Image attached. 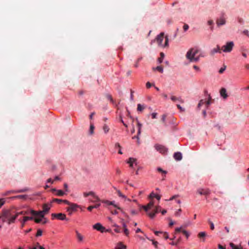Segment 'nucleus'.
Masks as SVG:
<instances>
[{"mask_svg": "<svg viewBox=\"0 0 249 249\" xmlns=\"http://www.w3.org/2000/svg\"><path fill=\"white\" fill-rule=\"evenodd\" d=\"M17 218V214H16V210L14 209L3 210L0 215V220L9 225L14 223Z\"/></svg>", "mask_w": 249, "mask_h": 249, "instance_id": "obj_1", "label": "nucleus"}, {"mask_svg": "<svg viewBox=\"0 0 249 249\" xmlns=\"http://www.w3.org/2000/svg\"><path fill=\"white\" fill-rule=\"evenodd\" d=\"M52 207V204H44L43 205V210L36 211L33 210L30 211V213L32 215L36 216H38L41 218H44V216L47 214Z\"/></svg>", "mask_w": 249, "mask_h": 249, "instance_id": "obj_2", "label": "nucleus"}, {"mask_svg": "<svg viewBox=\"0 0 249 249\" xmlns=\"http://www.w3.org/2000/svg\"><path fill=\"white\" fill-rule=\"evenodd\" d=\"M198 50L195 48L189 49L186 54V57L190 62H197L199 60V56H196Z\"/></svg>", "mask_w": 249, "mask_h": 249, "instance_id": "obj_3", "label": "nucleus"}, {"mask_svg": "<svg viewBox=\"0 0 249 249\" xmlns=\"http://www.w3.org/2000/svg\"><path fill=\"white\" fill-rule=\"evenodd\" d=\"M163 38H164V33H161L159 35H158L157 36V37L156 38V41H157V43L158 44V45L160 47H167L168 46V38L167 36L165 37V43H164V44H163L162 43V42L163 40Z\"/></svg>", "mask_w": 249, "mask_h": 249, "instance_id": "obj_4", "label": "nucleus"}, {"mask_svg": "<svg viewBox=\"0 0 249 249\" xmlns=\"http://www.w3.org/2000/svg\"><path fill=\"white\" fill-rule=\"evenodd\" d=\"M234 46L233 41L226 42V44L222 46L221 50L224 53H230L232 50Z\"/></svg>", "mask_w": 249, "mask_h": 249, "instance_id": "obj_5", "label": "nucleus"}, {"mask_svg": "<svg viewBox=\"0 0 249 249\" xmlns=\"http://www.w3.org/2000/svg\"><path fill=\"white\" fill-rule=\"evenodd\" d=\"M51 216H52V219H53L54 218H57V219L61 220H68L66 218V214L64 213H52Z\"/></svg>", "mask_w": 249, "mask_h": 249, "instance_id": "obj_6", "label": "nucleus"}, {"mask_svg": "<svg viewBox=\"0 0 249 249\" xmlns=\"http://www.w3.org/2000/svg\"><path fill=\"white\" fill-rule=\"evenodd\" d=\"M226 23V18L224 17V15H222L219 18H217L216 20V23L218 27L224 25Z\"/></svg>", "mask_w": 249, "mask_h": 249, "instance_id": "obj_7", "label": "nucleus"}, {"mask_svg": "<svg viewBox=\"0 0 249 249\" xmlns=\"http://www.w3.org/2000/svg\"><path fill=\"white\" fill-rule=\"evenodd\" d=\"M80 207L79 205L75 203H72L71 205L67 208V211L68 212L69 215H71L73 211H76L77 208Z\"/></svg>", "mask_w": 249, "mask_h": 249, "instance_id": "obj_8", "label": "nucleus"}, {"mask_svg": "<svg viewBox=\"0 0 249 249\" xmlns=\"http://www.w3.org/2000/svg\"><path fill=\"white\" fill-rule=\"evenodd\" d=\"M155 147L158 151L163 154H165L167 151V149L162 145L156 144Z\"/></svg>", "mask_w": 249, "mask_h": 249, "instance_id": "obj_9", "label": "nucleus"}, {"mask_svg": "<svg viewBox=\"0 0 249 249\" xmlns=\"http://www.w3.org/2000/svg\"><path fill=\"white\" fill-rule=\"evenodd\" d=\"M154 205V202L153 200H151L149 202V203L147 204V205H143L142 206V207L144 209V210L148 213V211L150 209H151Z\"/></svg>", "mask_w": 249, "mask_h": 249, "instance_id": "obj_10", "label": "nucleus"}, {"mask_svg": "<svg viewBox=\"0 0 249 249\" xmlns=\"http://www.w3.org/2000/svg\"><path fill=\"white\" fill-rule=\"evenodd\" d=\"M93 229L101 231V232H103L105 231V227H104L100 223H97L93 225Z\"/></svg>", "mask_w": 249, "mask_h": 249, "instance_id": "obj_11", "label": "nucleus"}, {"mask_svg": "<svg viewBox=\"0 0 249 249\" xmlns=\"http://www.w3.org/2000/svg\"><path fill=\"white\" fill-rule=\"evenodd\" d=\"M76 237L77 239V241L79 243H82L83 242L84 237L78 231H75Z\"/></svg>", "mask_w": 249, "mask_h": 249, "instance_id": "obj_12", "label": "nucleus"}, {"mask_svg": "<svg viewBox=\"0 0 249 249\" xmlns=\"http://www.w3.org/2000/svg\"><path fill=\"white\" fill-rule=\"evenodd\" d=\"M221 48L220 49V46L217 45L216 47L213 49L211 52H210V54L211 55H214V53H221Z\"/></svg>", "mask_w": 249, "mask_h": 249, "instance_id": "obj_13", "label": "nucleus"}, {"mask_svg": "<svg viewBox=\"0 0 249 249\" xmlns=\"http://www.w3.org/2000/svg\"><path fill=\"white\" fill-rule=\"evenodd\" d=\"M197 192L201 195H208L210 193V191L209 189H200L197 190Z\"/></svg>", "mask_w": 249, "mask_h": 249, "instance_id": "obj_14", "label": "nucleus"}, {"mask_svg": "<svg viewBox=\"0 0 249 249\" xmlns=\"http://www.w3.org/2000/svg\"><path fill=\"white\" fill-rule=\"evenodd\" d=\"M174 159L178 161L182 159V154L180 152H176L174 154Z\"/></svg>", "mask_w": 249, "mask_h": 249, "instance_id": "obj_15", "label": "nucleus"}, {"mask_svg": "<svg viewBox=\"0 0 249 249\" xmlns=\"http://www.w3.org/2000/svg\"><path fill=\"white\" fill-rule=\"evenodd\" d=\"M136 159L133 158H129L128 159V161H127V163L129 164V166L130 167L133 168V163H136Z\"/></svg>", "mask_w": 249, "mask_h": 249, "instance_id": "obj_16", "label": "nucleus"}, {"mask_svg": "<svg viewBox=\"0 0 249 249\" xmlns=\"http://www.w3.org/2000/svg\"><path fill=\"white\" fill-rule=\"evenodd\" d=\"M102 202L104 203L109 205H113L114 207L117 208L118 210H121V208L118 207L116 205L114 204V201H109L108 200H103Z\"/></svg>", "mask_w": 249, "mask_h": 249, "instance_id": "obj_17", "label": "nucleus"}, {"mask_svg": "<svg viewBox=\"0 0 249 249\" xmlns=\"http://www.w3.org/2000/svg\"><path fill=\"white\" fill-rule=\"evenodd\" d=\"M220 95L224 98L226 99L228 97L226 89L225 88H222L220 91Z\"/></svg>", "mask_w": 249, "mask_h": 249, "instance_id": "obj_18", "label": "nucleus"}, {"mask_svg": "<svg viewBox=\"0 0 249 249\" xmlns=\"http://www.w3.org/2000/svg\"><path fill=\"white\" fill-rule=\"evenodd\" d=\"M159 212H158V210H156L155 208L154 210H153V212L147 213V214L151 218H153L155 217L156 214L158 213Z\"/></svg>", "mask_w": 249, "mask_h": 249, "instance_id": "obj_19", "label": "nucleus"}, {"mask_svg": "<svg viewBox=\"0 0 249 249\" xmlns=\"http://www.w3.org/2000/svg\"><path fill=\"white\" fill-rule=\"evenodd\" d=\"M92 199H90V201L93 203H96L100 201V199L94 193V195L92 196Z\"/></svg>", "mask_w": 249, "mask_h": 249, "instance_id": "obj_20", "label": "nucleus"}, {"mask_svg": "<svg viewBox=\"0 0 249 249\" xmlns=\"http://www.w3.org/2000/svg\"><path fill=\"white\" fill-rule=\"evenodd\" d=\"M16 214H17V217L19 215H26L28 214L29 212L28 211H17L16 210Z\"/></svg>", "mask_w": 249, "mask_h": 249, "instance_id": "obj_21", "label": "nucleus"}, {"mask_svg": "<svg viewBox=\"0 0 249 249\" xmlns=\"http://www.w3.org/2000/svg\"><path fill=\"white\" fill-rule=\"evenodd\" d=\"M126 248V246L124 245L122 242L118 243L116 247V249H125Z\"/></svg>", "mask_w": 249, "mask_h": 249, "instance_id": "obj_22", "label": "nucleus"}, {"mask_svg": "<svg viewBox=\"0 0 249 249\" xmlns=\"http://www.w3.org/2000/svg\"><path fill=\"white\" fill-rule=\"evenodd\" d=\"M18 221L21 223V228H23V227H24L25 223L27 221V220L26 217H25V216L23 217V219H22L19 218L18 219Z\"/></svg>", "mask_w": 249, "mask_h": 249, "instance_id": "obj_23", "label": "nucleus"}, {"mask_svg": "<svg viewBox=\"0 0 249 249\" xmlns=\"http://www.w3.org/2000/svg\"><path fill=\"white\" fill-rule=\"evenodd\" d=\"M160 57H159L158 59V62L159 64H160L163 61V59L164 57V54L163 53H160Z\"/></svg>", "mask_w": 249, "mask_h": 249, "instance_id": "obj_24", "label": "nucleus"}, {"mask_svg": "<svg viewBox=\"0 0 249 249\" xmlns=\"http://www.w3.org/2000/svg\"><path fill=\"white\" fill-rule=\"evenodd\" d=\"M171 99L172 100V101H173L174 102H175V101L178 100L181 103H183V101L182 100V99L181 98H177L175 96H172L171 97Z\"/></svg>", "mask_w": 249, "mask_h": 249, "instance_id": "obj_25", "label": "nucleus"}, {"mask_svg": "<svg viewBox=\"0 0 249 249\" xmlns=\"http://www.w3.org/2000/svg\"><path fill=\"white\" fill-rule=\"evenodd\" d=\"M153 71L157 70V71H159V72H160V73H163V68H162V67H161L160 66H157L156 68H153Z\"/></svg>", "mask_w": 249, "mask_h": 249, "instance_id": "obj_26", "label": "nucleus"}, {"mask_svg": "<svg viewBox=\"0 0 249 249\" xmlns=\"http://www.w3.org/2000/svg\"><path fill=\"white\" fill-rule=\"evenodd\" d=\"M145 108V106L144 105H142L140 104H138L137 105V110L138 111H142Z\"/></svg>", "mask_w": 249, "mask_h": 249, "instance_id": "obj_27", "label": "nucleus"}, {"mask_svg": "<svg viewBox=\"0 0 249 249\" xmlns=\"http://www.w3.org/2000/svg\"><path fill=\"white\" fill-rule=\"evenodd\" d=\"M230 245L232 249H243V247L241 245L239 247H237L232 243H231Z\"/></svg>", "mask_w": 249, "mask_h": 249, "instance_id": "obj_28", "label": "nucleus"}, {"mask_svg": "<svg viewBox=\"0 0 249 249\" xmlns=\"http://www.w3.org/2000/svg\"><path fill=\"white\" fill-rule=\"evenodd\" d=\"M113 226L115 227V229H114V231L117 233L121 232V229L118 225L116 224H114Z\"/></svg>", "mask_w": 249, "mask_h": 249, "instance_id": "obj_29", "label": "nucleus"}, {"mask_svg": "<svg viewBox=\"0 0 249 249\" xmlns=\"http://www.w3.org/2000/svg\"><path fill=\"white\" fill-rule=\"evenodd\" d=\"M56 193V195L58 196H63L65 195V193L61 190H57Z\"/></svg>", "mask_w": 249, "mask_h": 249, "instance_id": "obj_30", "label": "nucleus"}, {"mask_svg": "<svg viewBox=\"0 0 249 249\" xmlns=\"http://www.w3.org/2000/svg\"><path fill=\"white\" fill-rule=\"evenodd\" d=\"M208 24L210 26L211 30L213 31V20H209L208 21Z\"/></svg>", "mask_w": 249, "mask_h": 249, "instance_id": "obj_31", "label": "nucleus"}, {"mask_svg": "<svg viewBox=\"0 0 249 249\" xmlns=\"http://www.w3.org/2000/svg\"><path fill=\"white\" fill-rule=\"evenodd\" d=\"M94 193L92 191H90L89 193H86V192H85L83 194V195H84V197H87L88 196H92V195H94Z\"/></svg>", "mask_w": 249, "mask_h": 249, "instance_id": "obj_32", "label": "nucleus"}, {"mask_svg": "<svg viewBox=\"0 0 249 249\" xmlns=\"http://www.w3.org/2000/svg\"><path fill=\"white\" fill-rule=\"evenodd\" d=\"M103 130L105 133H107L109 130V128L107 124H105L103 126Z\"/></svg>", "mask_w": 249, "mask_h": 249, "instance_id": "obj_33", "label": "nucleus"}, {"mask_svg": "<svg viewBox=\"0 0 249 249\" xmlns=\"http://www.w3.org/2000/svg\"><path fill=\"white\" fill-rule=\"evenodd\" d=\"M206 235V233L205 232H200L198 234V237L199 238H203L205 237Z\"/></svg>", "mask_w": 249, "mask_h": 249, "instance_id": "obj_34", "label": "nucleus"}, {"mask_svg": "<svg viewBox=\"0 0 249 249\" xmlns=\"http://www.w3.org/2000/svg\"><path fill=\"white\" fill-rule=\"evenodd\" d=\"M34 218V221L36 223H39L42 221V218L37 216Z\"/></svg>", "mask_w": 249, "mask_h": 249, "instance_id": "obj_35", "label": "nucleus"}, {"mask_svg": "<svg viewBox=\"0 0 249 249\" xmlns=\"http://www.w3.org/2000/svg\"><path fill=\"white\" fill-rule=\"evenodd\" d=\"M52 202H56L58 204H60L61 202H62V199H58V198H53L52 200Z\"/></svg>", "mask_w": 249, "mask_h": 249, "instance_id": "obj_36", "label": "nucleus"}, {"mask_svg": "<svg viewBox=\"0 0 249 249\" xmlns=\"http://www.w3.org/2000/svg\"><path fill=\"white\" fill-rule=\"evenodd\" d=\"M182 232L186 236V238L188 239L190 236V233L185 230H182Z\"/></svg>", "mask_w": 249, "mask_h": 249, "instance_id": "obj_37", "label": "nucleus"}, {"mask_svg": "<svg viewBox=\"0 0 249 249\" xmlns=\"http://www.w3.org/2000/svg\"><path fill=\"white\" fill-rule=\"evenodd\" d=\"M157 171L159 172H160V173H161L162 174H163L164 175H165L167 173V172L166 171H164L163 170H162V169H161L160 167H158L157 168Z\"/></svg>", "mask_w": 249, "mask_h": 249, "instance_id": "obj_38", "label": "nucleus"}, {"mask_svg": "<svg viewBox=\"0 0 249 249\" xmlns=\"http://www.w3.org/2000/svg\"><path fill=\"white\" fill-rule=\"evenodd\" d=\"M94 126L93 124H90V129H89V133L90 134H93L94 133Z\"/></svg>", "mask_w": 249, "mask_h": 249, "instance_id": "obj_39", "label": "nucleus"}, {"mask_svg": "<svg viewBox=\"0 0 249 249\" xmlns=\"http://www.w3.org/2000/svg\"><path fill=\"white\" fill-rule=\"evenodd\" d=\"M42 234V230H40V229L37 230V232H36V237H38V236H41Z\"/></svg>", "mask_w": 249, "mask_h": 249, "instance_id": "obj_40", "label": "nucleus"}, {"mask_svg": "<svg viewBox=\"0 0 249 249\" xmlns=\"http://www.w3.org/2000/svg\"><path fill=\"white\" fill-rule=\"evenodd\" d=\"M211 97L210 95H209L208 100L206 101H204V103L206 104V105L207 107L211 104Z\"/></svg>", "mask_w": 249, "mask_h": 249, "instance_id": "obj_41", "label": "nucleus"}, {"mask_svg": "<svg viewBox=\"0 0 249 249\" xmlns=\"http://www.w3.org/2000/svg\"><path fill=\"white\" fill-rule=\"evenodd\" d=\"M208 222H209V223L210 225V228H211V229L212 230H213L214 229V226L213 223L211 221H210V220H209Z\"/></svg>", "mask_w": 249, "mask_h": 249, "instance_id": "obj_42", "label": "nucleus"}, {"mask_svg": "<svg viewBox=\"0 0 249 249\" xmlns=\"http://www.w3.org/2000/svg\"><path fill=\"white\" fill-rule=\"evenodd\" d=\"M26 197V196H25V195H19V196H16L14 197L13 198H20V199H24Z\"/></svg>", "mask_w": 249, "mask_h": 249, "instance_id": "obj_43", "label": "nucleus"}, {"mask_svg": "<svg viewBox=\"0 0 249 249\" xmlns=\"http://www.w3.org/2000/svg\"><path fill=\"white\" fill-rule=\"evenodd\" d=\"M5 200L3 198L0 199V208L4 204Z\"/></svg>", "mask_w": 249, "mask_h": 249, "instance_id": "obj_44", "label": "nucleus"}, {"mask_svg": "<svg viewBox=\"0 0 249 249\" xmlns=\"http://www.w3.org/2000/svg\"><path fill=\"white\" fill-rule=\"evenodd\" d=\"M162 234H163V236L165 239H167L169 238V236H168V234L167 232H162Z\"/></svg>", "mask_w": 249, "mask_h": 249, "instance_id": "obj_45", "label": "nucleus"}, {"mask_svg": "<svg viewBox=\"0 0 249 249\" xmlns=\"http://www.w3.org/2000/svg\"><path fill=\"white\" fill-rule=\"evenodd\" d=\"M118 195L119 196L125 198V196L120 191H117Z\"/></svg>", "mask_w": 249, "mask_h": 249, "instance_id": "obj_46", "label": "nucleus"}, {"mask_svg": "<svg viewBox=\"0 0 249 249\" xmlns=\"http://www.w3.org/2000/svg\"><path fill=\"white\" fill-rule=\"evenodd\" d=\"M156 194H154L153 192H152L149 195V198L152 199L155 198V196H156Z\"/></svg>", "mask_w": 249, "mask_h": 249, "instance_id": "obj_47", "label": "nucleus"}, {"mask_svg": "<svg viewBox=\"0 0 249 249\" xmlns=\"http://www.w3.org/2000/svg\"><path fill=\"white\" fill-rule=\"evenodd\" d=\"M124 233L126 236H128L129 231L127 229H125L124 230Z\"/></svg>", "mask_w": 249, "mask_h": 249, "instance_id": "obj_48", "label": "nucleus"}, {"mask_svg": "<svg viewBox=\"0 0 249 249\" xmlns=\"http://www.w3.org/2000/svg\"><path fill=\"white\" fill-rule=\"evenodd\" d=\"M157 113H156V112H153L151 114V117H152V119H156L157 118Z\"/></svg>", "mask_w": 249, "mask_h": 249, "instance_id": "obj_49", "label": "nucleus"}, {"mask_svg": "<svg viewBox=\"0 0 249 249\" xmlns=\"http://www.w3.org/2000/svg\"><path fill=\"white\" fill-rule=\"evenodd\" d=\"M166 118V115L165 114L162 115V117H161V121L162 122V123H165Z\"/></svg>", "mask_w": 249, "mask_h": 249, "instance_id": "obj_50", "label": "nucleus"}, {"mask_svg": "<svg viewBox=\"0 0 249 249\" xmlns=\"http://www.w3.org/2000/svg\"><path fill=\"white\" fill-rule=\"evenodd\" d=\"M43 220L42 219V224H46L47 222H48V220L46 218H45L44 216V218H42Z\"/></svg>", "mask_w": 249, "mask_h": 249, "instance_id": "obj_51", "label": "nucleus"}, {"mask_svg": "<svg viewBox=\"0 0 249 249\" xmlns=\"http://www.w3.org/2000/svg\"><path fill=\"white\" fill-rule=\"evenodd\" d=\"M178 195H174L172 197H170L168 200H167V201H171L176 198L178 197Z\"/></svg>", "mask_w": 249, "mask_h": 249, "instance_id": "obj_52", "label": "nucleus"}, {"mask_svg": "<svg viewBox=\"0 0 249 249\" xmlns=\"http://www.w3.org/2000/svg\"><path fill=\"white\" fill-rule=\"evenodd\" d=\"M184 31H186L189 29V26L187 24H185L183 27Z\"/></svg>", "mask_w": 249, "mask_h": 249, "instance_id": "obj_53", "label": "nucleus"}, {"mask_svg": "<svg viewBox=\"0 0 249 249\" xmlns=\"http://www.w3.org/2000/svg\"><path fill=\"white\" fill-rule=\"evenodd\" d=\"M122 222V224L123 228L124 230V229H127V228H126V224L124 223V220H122V222Z\"/></svg>", "mask_w": 249, "mask_h": 249, "instance_id": "obj_54", "label": "nucleus"}, {"mask_svg": "<svg viewBox=\"0 0 249 249\" xmlns=\"http://www.w3.org/2000/svg\"><path fill=\"white\" fill-rule=\"evenodd\" d=\"M204 104H205L204 101L203 100H201L198 104V107H199L201 106H202Z\"/></svg>", "mask_w": 249, "mask_h": 249, "instance_id": "obj_55", "label": "nucleus"}, {"mask_svg": "<svg viewBox=\"0 0 249 249\" xmlns=\"http://www.w3.org/2000/svg\"><path fill=\"white\" fill-rule=\"evenodd\" d=\"M225 69H226V66H225L223 68H221L219 70V72L220 73H222L225 70Z\"/></svg>", "mask_w": 249, "mask_h": 249, "instance_id": "obj_56", "label": "nucleus"}, {"mask_svg": "<svg viewBox=\"0 0 249 249\" xmlns=\"http://www.w3.org/2000/svg\"><path fill=\"white\" fill-rule=\"evenodd\" d=\"M27 190V189H24L17 190V191H15V192L16 193H22V192H26Z\"/></svg>", "mask_w": 249, "mask_h": 249, "instance_id": "obj_57", "label": "nucleus"}, {"mask_svg": "<svg viewBox=\"0 0 249 249\" xmlns=\"http://www.w3.org/2000/svg\"><path fill=\"white\" fill-rule=\"evenodd\" d=\"M180 240V238H179L178 239V240L176 242H173L171 243L170 244L172 245H177L178 244V243H179Z\"/></svg>", "mask_w": 249, "mask_h": 249, "instance_id": "obj_58", "label": "nucleus"}, {"mask_svg": "<svg viewBox=\"0 0 249 249\" xmlns=\"http://www.w3.org/2000/svg\"><path fill=\"white\" fill-rule=\"evenodd\" d=\"M62 202H64V203L69 205V206H70L71 204H72V203H71L70 202H69L67 200H62Z\"/></svg>", "mask_w": 249, "mask_h": 249, "instance_id": "obj_59", "label": "nucleus"}, {"mask_svg": "<svg viewBox=\"0 0 249 249\" xmlns=\"http://www.w3.org/2000/svg\"><path fill=\"white\" fill-rule=\"evenodd\" d=\"M25 217H26L27 221L30 220H34L35 218L33 217V216H25Z\"/></svg>", "mask_w": 249, "mask_h": 249, "instance_id": "obj_60", "label": "nucleus"}, {"mask_svg": "<svg viewBox=\"0 0 249 249\" xmlns=\"http://www.w3.org/2000/svg\"><path fill=\"white\" fill-rule=\"evenodd\" d=\"M182 230H181V228H177L175 229V233L178 232L182 231Z\"/></svg>", "mask_w": 249, "mask_h": 249, "instance_id": "obj_61", "label": "nucleus"}, {"mask_svg": "<svg viewBox=\"0 0 249 249\" xmlns=\"http://www.w3.org/2000/svg\"><path fill=\"white\" fill-rule=\"evenodd\" d=\"M181 210L180 209H178L175 213V215L176 216H179L180 215V213L181 212Z\"/></svg>", "mask_w": 249, "mask_h": 249, "instance_id": "obj_62", "label": "nucleus"}, {"mask_svg": "<svg viewBox=\"0 0 249 249\" xmlns=\"http://www.w3.org/2000/svg\"><path fill=\"white\" fill-rule=\"evenodd\" d=\"M193 68H194L195 70H196V71H200V68H199L198 66H196V65H194V66H193Z\"/></svg>", "mask_w": 249, "mask_h": 249, "instance_id": "obj_63", "label": "nucleus"}, {"mask_svg": "<svg viewBox=\"0 0 249 249\" xmlns=\"http://www.w3.org/2000/svg\"><path fill=\"white\" fill-rule=\"evenodd\" d=\"M64 188L66 192H68V186L67 183H65L64 184Z\"/></svg>", "mask_w": 249, "mask_h": 249, "instance_id": "obj_64", "label": "nucleus"}]
</instances>
